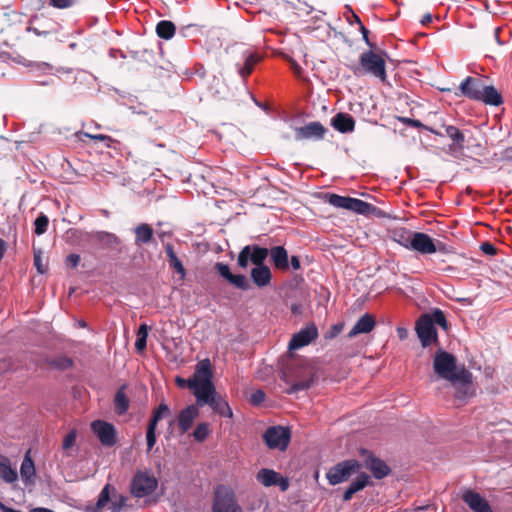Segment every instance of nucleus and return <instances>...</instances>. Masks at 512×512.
I'll return each instance as SVG.
<instances>
[{"label": "nucleus", "instance_id": "obj_2", "mask_svg": "<svg viewBox=\"0 0 512 512\" xmlns=\"http://www.w3.org/2000/svg\"><path fill=\"white\" fill-rule=\"evenodd\" d=\"M353 72L357 76L365 72L379 78L381 81H385L387 77L384 58L373 51L361 54L360 67H355Z\"/></svg>", "mask_w": 512, "mask_h": 512}, {"label": "nucleus", "instance_id": "obj_37", "mask_svg": "<svg viewBox=\"0 0 512 512\" xmlns=\"http://www.w3.org/2000/svg\"><path fill=\"white\" fill-rule=\"evenodd\" d=\"M148 336V327L146 324L140 325L137 332V339L135 342V348L137 351L141 352L145 349L147 343Z\"/></svg>", "mask_w": 512, "mask_h": 512}, {"label": "nucleus", "instance_id": "obj_53", "mask_svg": "<svg viewBox=\"0 0 512 512\" xmlns=\"http://www.w3.org/2000/svg\"><path fill=\"white\" fill-rule=\"evenodd\" d=\"M410 123L414 127H423V128H425L426 130L430 131L431 133H433L435 135H439V136H443L444 135L440 131H437V130H435L433 128H430V127H427V126H424L419 120H410Z\"/></svg>", "mask_w": 512, "mask_h": 512}, {"label": "nucleus", "instance_id": "obj_17", "mask_svg": "<svg viewBox=\"0 0 512 512\" xmlns=\"http://www.w3.org/2000/svg\"><path fill=\"white\" fill-rule=\"evenodd\" d=\"M484 83L479 78L471 76L466 77L459 85V92H456V96H464L470 100L478 101L480 92Z\"/></svg>", "mask_w": 512, "mask_h": 512}, {"label": "nucleus", "instance_id": "obj_33", "mask_svg": "<svg viewBox=\"0 0 512 512\" xmlns=\"http://www.w3.org/2000/svg\"><path fill=\"white\" fill-rule=\"evenodd\" d=\"M20 475H21L22 480L25 483L31 482V480L35 476L34 462L31 459V457L29 456V453L26 454V456L24 457V459L21 463Z\"/></svg>", "mask_w": 512, "mask_h": 512}, {"label": "nucleus", "instance_id": "obj_31", "mask_svg": "<svg viewBox=\"0 0 512 512\" xmlns=\"http://www.w3.org/2000/svg\"><path fill=\"white\" fill-rule=\"evenodd\" d=\"M213 373L211 370V362L209 359H204L198 362L194 378L192 380L199 381H212Z\"/></svg>", "mask_w": 512, "mask_h": 512}, {"label": "nucleus", "instance_id": "obj_29", "mask_svg": "<svg viewBox=\"0 0 512 512\" xmlns=\"http://www.w3.org/2000/svg\"><path fill=\"white\" fill-rule=\"evenodd\" d=\"M367 468L371 470L373 476L377 479H381L388 475L390 469L386 463L378 458L369 457L367 459Z\"/></svg>", "mask_w": 512, "mask_h": 512}, {"label": "nucleus", "instance_id": "obj_54", "mask_svg": "<svg viewBox=\"0 0 512 512\" xmlns=\"http://www.w3.org/2000/svg\"><path fill=\"white\" fill-rule=\"evenodd\" d=\"M54 364H55V366H57L61 369H67L72 366V360L64 357V358H60L59 360H57Z\"/></svg>", "mask_w": 512, "mask_h": 512}, {"label": "nucleus", "instance_id": "obj_16", "mask_svg": "<svg viewBox=\"0 0 512 512\" xmlns=\"http://www.w3.org/2000/svg\"><path fill=\"white\" fill-rule=\"evenodd\" d=\"M318 337V330L314 324H309L302 328L299 332L295 333L288 345L290 350H298Z\"/></svg>", "mask_w": 512, "mask_h": 512}, {"label": "nucleus", "instance_id": "obj_46", "mask_svg": "<svg viewBox=\"0 0 512 512\" xmlns=\"http://www.w3.org/2000/svg\"><path fill=\"white\" fill-rule=\"evenodd\" d=\"M168 262L170 266L181 275L182 278L185 276L184 266L182 265L181 261L178 259L177 256H171V259Z\"/></svg>", "mask_w": 512, "mask_h": 512}, {"label": "nucleus", "instance_id": "obj_47", "mask_svg": "<svg viewBox=\"0 0 512 512\" xmlns=\"http://www.w3.org/2000/svg\"><path fill=\"white\" fill-rule=\"evenodd\" d=\"M83 136L85 137H88V138H91L93 140H97V141H105L107 142V146L110 147V142H112V138L110 136H107V135H104V134H96V135H92V134H89V133H82Z\"/></svg>", "mask_w": 512, "mask_h": 512}, {"label": "nucleus", "instance_id": "obj_61", "mask_svg": "<svg viewBox=\"0 0 512 512\" xmlns=\"http://www.w3.org/2000/svg\"><path fill=\"white\" fill-rule=\"evenodd\" d=\"M72 73V69H69V68H57L56 71H55V74H70Z\"/></svg>", "mask_w": 512, "mask_h": 512}, {"label": "nucleus", "instance_id": "obj_18", "mask_svg": "<svg viewBox=\"0 0 512 512\" xmlns=\"http://www.w3.org/2000/svg\"><path fill=\"white\" fill-rule=\"evenodd\" d=\"M462 499L474 512H493L488 501L473 490H466L462 495Z\"/></svg>", "mask_w": 512, "mask_h": 512}, {"label": "nucleus", "instance_id": "obj_34", "mask_svg": "<svg viewBox=\"0 0 512 512\" xmlns=\"http://www.w3.org/2000/svg\"><path fill=\"white\" fill-rule=\"evenodd\" d=\"M125 387H121L114 397V408L118 415H123L129 409V399L124 391Z\"/></svg>", "mask_w": 512, "mask_h": 512}, {"label": "nucleus", "instance_id": "obj_59", "mask_svg": "<svg viewBox=\"0 0 512 512\" xmlns=\"http://www.w3.org/2000/svg\"><path fill=\"white\" fill-rule=\"evenodd\" d=\"M166 255L168 257V261L171 259V256H176V254L174 253V250H173V247L171 245H167L166 249Z\"/></svg>", "mask_w": 512, "mask_h": 512}, {"label": "nucleus", "instance_id": "obj_42", "mask_svg": "<svg viewBox=\"0 0 512 512\" xmlns=\"http://www.w3.org/2000/svg\"><path fill=\"white\" fill-rule=\"evenodd\" d=\"M48 224H49V219L48 217L41 213L35 220L34 222V225H35V233L37 235H42L44 234L46 231H47V228H48Z\"/></svg>", "mask_w": 512, "mask_h": 512}, {"label": "nucleus", "instance_id": "obj_4", "mask_svg": "<svg viewBox=\"0 0 512 512\" xmlns=\"http://www.w3.org/2000/svg\"><path fill=\"white\" fill-rule=\"evenodd\" d=\"M456 362L455 356L440 348L434 355L433 368L440 378L454 382L459 380V374L456 372Z\"/></svg>", "mask_w": 512, "mask_h": 512}, {"label": "nucleus", "instance_id": "obj_6", "mask_svg": "<svg viewBox=\"0 0 512 512\" xmlns=\"http://www.w3.org/2000/svg\"><path fill=\"white\" fill-rule=\"evenodd\" d=\"M157 479L147 471H137L130 484V492L136 498L151 495L157 488Z\"/></svg>", "mask_w": 512, "mask_h": 512}, {"label": "nucleus", "instance_id": "obj_62", "mask_svg": "<svg viewBox=\"0 0 512 512\" xmlns=\"http://www.w3.org/2000/svg\"><path fill=\"white\" fill-rule=\"evenodd\" d=\"M37 67L45 72L52 70V67L48 63L39 64Z\"/></svg>", "mask_w": 512, "mask_h": 512}, {"label": "nucleus", "instance_id": "obj_45", "mask_svg": "<svg viewBox=\"0 0 512 512\" xmlns=\"http://www.w3.org/2000/svg\"><path fill=\"white\" fill-rule=\"evenodd\" d=\"M76 437H77V434H76V431L72 430L70 431L63 439V444H62V448L63 450H68L69 448H71L74 444H75V441H76Z\"/></svg>", "mask_w": 512, "mask_h": 512}, {"label": "nucleus", "instance_id": "obj_48", "mask_svg": "<svg viewBox=\"0 0 512 512\" xmlns=\"http://www.w3.org/2000/svg\"><path fill=\"white\" fill-rule=\"evenodd\" d=\"M74 1L75 0H50V3L56 8L65 9L71 7L74 4Z\"/></svg>", "mask_w": 512, "mask_h": 512}, {"label": "nucleus", "instance_id": "obj_50", "mask_svg": "<svg viewBox=\"0 0 512 512\" xmlns=\"http://www.w3.org/2000/svg\"><path fill=\"white\" fill-rule=\"evenodd\" d=\"M265 399V393L262 390L255 391L250 398V401L254 405H259Z\"/></svg>", "mask_w": 512, "mask_h": 512}, {"label": "nucleus", "instance_id": "obj_52", "mask_svg": "<svg viewBox=\"0 0 512 512\" xmlns=\"http://www.w3.org/2000/svg\"><path fill=\"white\" fill-rule=\"evenodd\" d=\"M480 248L487 255H495L496 254V248L494 247V245H492L489 242L482 243Z\"/></svg>", "mask_w": 512, "mask_h": 512}, {"label": "nucleus", "instance_id": "obj_7", "mask_svg": "<svg viewBox=\"0 0 512 512\" xmlns=\"http://www.w3.org/2000/svg\"><path fill=\"white\" fill-rule=\"evenodd\" d=\"M284 380L289 385L286 392L293 394L310 388L315 381V375L311 368L300 366L299 371L293 375L284 374Z\"/></svg>", "mask_w": 512, "mask_h": 512}, {"label": "nucleus", "instance_id": "obj_14", "mask_svg": "<svg viewBox=\"0 0 512 512\" xmlns=\"http://www.w3.org/2000/svg\"><path fill=\"white\" fill-rule=\"evenodd\" d=\"M187 386L193 390L197 405H205L217 392L212 381L188 380Z\"/></svg>", "mask_w": 512, "mask_h": 512}, {"label": "nucleus", "instance_id": "obj_64", "mask_svg": "<svg viewBox=\"0 0 512 512\" xmlns=\"http://www.w3.org/2000/svg\"><path fill=\"white\" fill-rule=\"evenodd\" d=\"M176 382L180 387H184L185 385H187L188 381H185L184 379L177 377Z\"/></svg>", "mask_w": 512, "mask_h": 512}, {"label": "nucleus", "instance_id": "obj_19", "mask_svg": "<svg viewBox=\"0 0 512 512\" xmlns=\"http://www.w3.org/2000/svg\"><path fill=\"white\" fill-rule=\"evenodd\" d=\"M296 132V140L303 139H322L326 132L324 126L319 122H310L303 127H298L295 129Z\"/></svg>", "mask_w": 512, "mask_h": 512}, {"label": "nucleus", "instance_id": "obj_22", "mask_svg": "<svg viewBox=\"0 0 512 512\" xmlns=\"http://www.w3.org/2000/svg\"><path fill=\"white\" fill-rule=\"evenodd\" d=\"M375 327V320L372 315L366 313L362 315L353 328L349 331L348 337L352 338L358 334L369 333Z\"/></svg>", "mask_w": 512, "mask_h": 512}, {"label": "nucleus", "instance_id": "obj_11", "mask_svg": "<svg viewBox=\"0 0 512 512\" xmlns=\"http://www.w3.org/2000/svg\"><path fill=\"white\" fill-rule=\"evenodd\" d=\"M213 512H243L238 505L234 492L225 486H219L215 491Z\"/></svg>", "mask_w": 512, "mask_h": 512}, {"label": "nucleus", "instance_id": "obj_40", "mask_svg": "<svg viewBox=\"0 0 512 512\" xmlns=\"http://www.w3.org/2000/svg\"><path fill=\"white\" fill-rule=\"evenodd\" d=\"M170 412V409L167 404L160 403L157 409L153 412V415L151 419L149 420L148 424H153V426L157 427L158 422L168 413Z\"/></svg>", "mask_w": 512, "mask_h": 512}, {"label": "nucleus", "instance_id": "obj_43", "mask_svg": "<svg viewBox=\"0 0 512 512\" xmlns=\"http://www.w3.org/2000/svg\"><path fill=\"white\" fill-rule=\"evenodd\" d=\"M156 428L153 424H148L146 432L147 452L149 453L156 443Z\"/></svg>", "mask_w": 512, "mask_h": 512}, {"label": "nucleus", "instance_id": "obj_13", "mask_svg": "<svg viewBox=\"0 0 512 512\" xmlns=\"http://www.w3.org/2000/svg\"><path fill=\"white\" fill-rule=\"evenodd\" d=\"M91 430L103 446L112 447L116 444L117 433L111 423L103 420H95L91 423Z\"/></svg>", "mask_w": 512, "mask_h": 512}, {"label": "nucleus", "instance_id": "obj_36", "mask_svg": "<svg viewBox=\"0 0 512 512\" xmlns=\"http://www.w3.org/2000/svg\"><path fill=\"white\" fill-rule=\"evenodd\" d=\"M456 390V396L460 399L465 398L469 394L470 383L459 376V380L451 382Z\"/></svg>", "mask_w": 512, "mask_h": 512}, {"label": "nucleus", "instance_id": "obj_41", "mask_svg": "<svg viewBox=\"0 0 512 512\" xmlns=\"http://www.w3.org/2000/svg\"><path fill=\"white\" fill-rule=\"evenodd\" d=\"M210 434L209 424L206 422L199 423L193 431V437L197 442L204 441Z\"/></svg>", "mask_w": 512, "mask_h": 512}, {"label": "nucleus", "instance_id": "obj_26", "mask_svg": "<svg viewBox=\"0 0 512 512\" xmlns=\"http://www.w3.org/2000/svg\"><path fill=\"white\" fill-rule=\"evenodd\" d=\"M332 125L337 131L341 133H348L354 130L355 121L349 114L338 113L332 119Z\"/></svg>", "mask_w": 512, "mask_h": 512}, {"label": "nucleus", "instance_id": "obj_1", "mask_svg": "<svg viewBox=\"0 0 512 512\" xmlns=\"http://www.w3.org/2000/svg\"><path fill=\"white\" fill-rule=\"evenodd\" d=\"M269 255V250L259 245H246L238 254L237 264L242 269H247L249 264H253L250 276L253 283L263 288L270 284L272 273L268 266L264 264Z\"/></svg>", "mask_w": 512, "mask_h": 512}, {"label": "nucleus", "instance_id": "obj_57", "mask_svg": "<svg viewBox=\"0 0 512 512\" xmlns=\"http://www.w3.org/2000/svg\"><path fill=\"white\" fill-rule=\"evenodd\" d=\"M0 510L2 512H22V511H19V510H15L13 508H10L8 506H6L3 502L0 501Z\"/></svg>", "mask_w": 512, "mask_h": 512}, {"label": "nucleus", "instance_id": "obj_38", "mask_svg": "<svg viewBox=\"0 0 512 512\" xmlns=\"http://www.w3.org/2000/svg\"><path fill=\"white\" fill-rule=\"evenodd\" d=\"M428 316L432 320L433 326L435 325L440 326L443 330L448 329V323L446 316L443 311L440 309H435L432 313H429Z\"/></svg>", "mask_w": 512, "mask_h": 512}, {"label": "nucleus", "instance_id": "obj_12", "mask_svg": "<svg viewBox=\"0 0 512 512\" xmlns=\"http://www.w3.org/2000/svg\"><path fill=\"white\" fill-rule=\"evenodd\" d=\"M415 330L423 347L438 343V335L436 328L433 326L432 320L428 314H423L416 321Z\"/></svg>", "mask_w": 512, "mask_h": 512}, {"label": "nucleus", "instance_id": "obj_30", "mask_svg": "<svg viewBox=\"0 0 512 512\" xmlns=\"http://www.w3.org/2000/svg\"><path fill=\"white\" fill-rule=\"evenodd\" d=\"M18 474L15 468H12L10 461L6 457L0 458V479L6 483H13L17 480Z\"/></svg>", "mask_w": 512, "mask_h": 512}, {"label": "nucleus", "instance_id": "obj_20", "mask_svg": "<svg viewBox=\"0 0 512 512\" xmlns=\"http://www.w3.org/2000/svg\"><path fill=\"white\" fill-rule=\"evenodd\" d=\"M199 416V409L196 405H189L182 409L178 415V427L181 433L187 432Z\"/></svg>", "mask_w": 512, "mask_h": 512}, {"label": "nucleus", "instance_id": "obj_15", "mask_svg": "<svg viewBox=\"0 0 512 512\" xmlns=\"http://www.w3.org/2000/svg\"><path fill=\"white\" fill-rule=\"evenodd\" d=\"M256 480L265 487L278 486L283 492L289 488L287 478L268 468L260 469L256 474Z\"/></svg>", "mask_w": 512, "mask_h": 512}, {"label": "nucleus", "instance_id": "obj_32", "mask_svg": "<svg viewBox=\"0 0 512 512\" xmlns=\"http://www.w3.org/2000/svg\"><path fill=\"white\" fill-rule=\"evenodd\" d=\"M136 245L147 244L152 240L153 229L148 224H140L134 229Z\"/></svg>", "mask_w": 512, "mask_h": 512}, {"label": "nucleus", "instance_id": "obj_9", "mask_svg": "<svg viewBox=\"0 0 512 512\" xmlns=\"http://www.w3.org/2000/svg\"><path fill=\"white\" fill-rule=\"evenodd\" d=\"M127 497L119 494L115 488L111 487L109 484L105 485L102 491L99 494L97 503H96V511H99L107 504L109 505V510L111 512H121L123 508L126 506Z\"/></svg>", "mask_w": 512, "mask_h": 512}, {"label": "nucleus", "instance_id": "obj_3", "mask_svg": "<svg viewBox=\"0 0 512 512\" xmlns=\"http://www.w3.org/2000/svg\"><path fill=\"white\" fill-rule=\"evenodd\" d=\"M401 244L405 248L423 255L445 250L444 243L440 241L435 242L428 234L422 232L411 233V235L404 239Z\"/></svg>", "mask_w": 512, "mask_h": 512}, {"label": "nucleus", "instance_id": "obj_21", "mask_svg": "<svg viewBox=\"0 0 512 512\" xmlns=\"http://www.w3.org/2000/svg\"><path fill=\"white\" fill-rule=\"evenodd\" d=\"M244 63L238 66V74L246 79L254 69V66L261 60V56L256 52L247 50L243 53Z\"/></svg>", "mask_w": 512, "mask_h": 512}, {"label": "nucleus", "instance_id": "obj_44", "mask_svg": "<svg viewBox=\"0 0 512 512\" xmlns=\"http://www.w3.org/2000/svg\"><path fill=\"white\" fill-rule=\"evenodd\" d=\"M215 269L217 272L222 276L224 279L228 281V279L231 277V271L228 264L218 262L215 264Z\"/></svg>", "mask_w": 512, "mask_h": 512}, {"label": "nucleus", "instance_id": "obj_24", "mask_svg": "<svg viewBox=\"0 0 512 512\" xmlns=\"http://www.w3.org/2000/svg\"><path fill=\"white\" fill-rule=\"evenodd\" d=\"M213 411L222 417L231 418L233 416L232 409L228 402L220 394L216 393L207 403Z\"/></svg>", "mask_w": 512, "mask_h": 512}, {"label": "nucleus", "instance_id": "obj_51", "mask_svg": "<svg viewBox=\"0 0 512 512\" xmlns=\"http://www.w3.org/2000/svg\"><path fill=\"white\" fill-rule=\"evenodd\" d=\"M34 265L39 273L43 274L45 272V268L43 267V264H42V256H41L40 252L34 253Z\"/></svg>", "mask_w": 512, "mask_h": 512}, {"label": "nucleus", "instance_id": "obj_5", "mask_svg": "<svg viewBox=\"0 0 512 512\" xmlns=\"http://www.w3.org/2000/svg\"><path fill=\"white\" fill-rule=\"evenodd\" d=\"M328 203L333 207L353 211L361 215H368L375 210V207L368 202L338 194H330Z\"/></svg>", "mask_w": 512, "mask_h": 512}, {"label": "nucleus", "instance_id": "obj_27", "mask_svg": "<svg viewBox=\"0 0 512 512\" xmlns=\"http://www.w3.org/2000/svg\"><path fill=\"white\" fill-rule=\"evenodd\" d=\"M442 127L444 129V134L453 141L451 149L458 151L463 150L465 143L464 134L457 127L452 125H442Z\"/></svg>", "mask_w": 512, "mask_h": 512}, {"label": "nucleus", "instance_id": "obj_25", "mask_svg": "<svg viewBox=\"0 0 512 512\" xmlns=\"http://www.w3.org/2000/svg\"><path fill=\"white\" fill-rule=\"evenodd\" d=\"M480 97L481 98H479L478 101L483 102L486 105L499 106L503 102L501 94L494 86L483 85Z\"/></svg>", "mask_w": 512, "mask_h": 512}, {"label": "nucleus", "instance_id": "obj_60", "mask_svg": "<svg viewBox=\"0 0 512 512\" xmlns=\"http://www.w3.org/2000/svg\"><path fill=\"white\" fill-rule=\"evenodd\" d=\"M397 333L400 339H405L407 337V330L405 328H397Z\"/></svg>", "mask_w": 512, "mask_h": 512}, {"label": "nucleus", "instance_id": "obj_49", "mask_svg": "<svg viewBox=\"0 0 512 512\" xmlns=\"http://www.w3.org/2000/svg\"><path fill=\"white\" fill-rule=\"evenodd\" d=\"M355 18H356L357 23L359 24V28L362 33L363 40L369 47H373L374 45L370 42L369 37H368V34H369L368 29L362 24V22L360 21V19L357 16H355Z\"/></svg>", "mask_w": 512, "mask_h": 512}, {"label": "nucleus", "instance_id": "obj_55", "mask_svg": "<svg viewBox=\"0 0 512 512\" xmlns=\"http://www.w3.org/2000/svg\"><path fill=\"white\" fill-rule=\"evenodd\" d=\"M67 264L72 267V268H75L79 265L80 263V256L78 254H70L68 257H67Z\"/></svg>", "mask_w": 512, "mask_h": 512}, {"label": "nucleus", "instance_id": "obj_58", "mask_svg": "<svg viewBox=\"0 0 512 512\" xmlns=\"http://www.w3.org/2000/svg\"><path fill=\"white\" fill-rule=\"evenodd\" d=\"M342 327L340 325H334L330 332V337H335L341 332Z\"/></svg>", "mask_w": 512, "mask_h": 512}, {"label": "nucleus", "instance_id": "obj_63", "mask_svg": "<svg viewBox=\"0 0 512 512\" xmlns=\"http://www.w3.org/2000/svg\"><path fill=\"white\" fill-rule=\"evenodd\" d=\"M432 20V16L430 14H426L423 16L422 20H421V23L422 24H427V23H430Z\"/></svg>", "mask_w": 512, "mask_h": 512}, {"label": "nucleus", "instance_id": "obj_35", "mask_svg": "<svg viewBox=\"0 0 512 512\" xmlns=\"http://www.w3.org/2000/svg\"><path fill=\"white\" fill-rule=\"evenodd\" d=\"M176 27L171 21L162 20L156 26L157 35L165 40L171 39L175 34Z\"/></svg>", "mask_w": 512, "mask_h": 512}, {"label": "nucleus", "instance_id": "obj_10", "mask_svg": "<svg viewBox=\"0 0 512 512\" xmlns=\"http://www.w3.org/2000/svg\"><path fill=\"white\" fill-rule=\"evenodd\" d=\"M360 467L357 460H345L330 468L326 477L329 484L337 485L347 481L352 474L358 472Z\"/></svg>", "mask_w": 512, "mask_h": 512}, {"label": "nucleus", "instance_id": "obj_56", "mask_svg": "<svg viewBox=\"0 0 512 512\" xmlns=\"http://www.w3.org/2000/svg\"><path fill=\"white\" fill-rule=\"evenodd\" d=\"M290 264L293 270H299L301 268L300 260L297 256L291 257Z\"/></svg>", "mask_w": 512, "mask_h": 512}, {"label": "nucleus", "instance_id": "obj_23", "mask_svg": "<svg viewBox=\"0 0 512 512\" xmlns=\"http://www.w3.org/2000/svg\"><path fill=\"white\" fill-rule=\"evenodd\" d=\"M271 261L275 268L286 271L289 268L287 250L283 246H275L269 250Z\"/></svg>", "mask_w": 512, "mask_h": 512}, {"label": "nucleus", "instance_id": "obj_8", "mask_svg": "<svg viewBox=\"0 0 512 512\" xmlns=\"http://www.w3.org/2000/svg\"><path fill=\"white\" fill-rule=\"evenodd\" d=\"M291 433L283 426H270L263 433V440L269 449L285 451L289 445Z\"/></svg>", "mask_w": 512, "mask_h": 512}, {"label": "nucleus", "instance_id": "obj_39", "mask_svg": "<svg viewBox=\"0 0 512 512\" xmlns=\"http://www.w3.org/2000/svg\"><path fill=\"white\" fill-rule=\"evenodd\" d=\"M228 282L241 290H248L250 288L249 280L242 274H231Z\"/></svg>", "mask_w": 512, "mask_h": 512}, {"label": "nucleus", "instance_id": "obj_28", "mask_svg": "<svg viewBox=\"0 0 512 512\" xmlns=\"http://www.w3.org/2000/svg\"><path fill=\"white\" fill-rule=\"evenodd\" d=\"M369 482V476L367 474H360L346 489L343 494L344 501H350L355 493L364 489Z\"/></svg>", "mask_w": 512, "mask_h": 512}]
</instances>
